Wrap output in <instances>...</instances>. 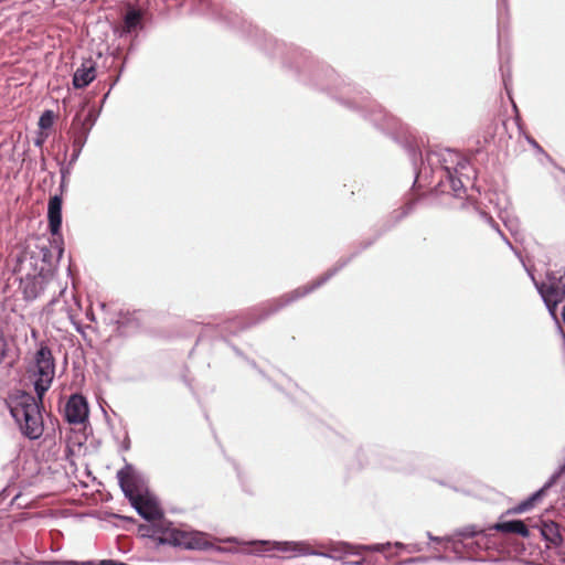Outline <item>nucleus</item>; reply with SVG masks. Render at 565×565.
I'll list each match as a JSON object with an SVG mask.
<instances>
[{
    "label": "nucleus",
    "mask_w": 565,
    "mask_h": 565,
    "mask_svg": "<svg viewBox=\"0 0 565 565\" xmlns=\"http://www.w3.org/2000/svg\"><path fill=\"white\" fill-rule=\"evenodd\" d=\"M519 519L507 520V521H498L493 524L488 525L489 532L495 531L503 534H513L514 527L516 525Z\"/></svg>",
    "instance_id": "22"
},
{
    "label": "nucleus",
    "mask_w": 565,
    "mask_h": 565,
    "mask_svg": "<svg viewBox=\"0 0 565 565\" xmlns=\"http://www.w3.org/2000/svg\"><path fill=\"white\" fill-rule=\"evenodd\" d=\"M543 499L542 492L539 490L534 491L526 499L522 500L515 507L509 509L505 514H521L531 510L539 501Z\"/></svg>",
    "instance_id": "19"
},
{
    "label": "nucleus",
    "mask_w": 565,
    "mask_h": 565,
    "mask_svg": "<svg viewBox=\"0 0 565 565\" xmlns=\"http://www.w3.org/2000/svg\"><path fill=\"white\" fill-rule=\"evenodd\" d=\"M111 321L118 326L119 330L132 331L140 327L137 311L130 312L129 310L119 309L116 312V319Z\"/></svg>",
    "instance_id": "16"
},
{
    "label": "nucleus",
    "mask_w": 565,
    "mask_h": 565,
    "mask_svg": "<svg viewBox=\"0 0 565 565\" xmlns=\"http://www.w3.org/2000/svg\"><path fill=\"white\" fill-rule=\"evenodd\" d=\"M153 541L158 546L168 545L169 543L163 542L164 540H168L170 535L175 532L177 527L173 525L171 521L166 520L164 518L162 520L153 521Z\"/></svg>",
    "instance_id": "15"
},
{
    "label": "nucleus",
    "mask_w": 565,
    "mask_h": 565,
    "mask_svg": "<svg viewBox=\"0 0 565 565\" xmlns=\"http://www.w3.org/2000/svg\"><path fill=\"white\" fill-rule=\"evenodd\" d=\"M483 532H489L488 526L480 527L476 524H468V525H465L462 527L455 530L456 536L462 541H463V539H473Z\"/></svg>",
    "instance_id": "21"
},
{
    "label": "nucleus",
    "mask_w": 565,
    "mask_h": 565,
    "mask_svg": "<svg viewBox=\"0 0 565 565\" xmlns=\"http://www.w3.org/2000/svg\"><path fill=\"white\" fill-rule=\"evenodd\" d=\"M89 415V406L86 397L82 394H72L68 398L64 416L67 423L78 425L87 422Z\"/></svg>",
    "instance_id": "10"
},
{
    "label": "nucleus",
    "mask_w": 565,
    "mask_h": 565,
    "mask_svg": "<svg viewBox=\"0 0 565 565\" xmlns=\"http://www.w3.org/2000/svg\"><path fill=\"white\" fill-rule=\"evenodd\" d=\"M548 313L551 315V317L558 323V319H557V308H558V305L561 302H556V301H550L548 300H543Z\"/></svg>",
    "instance_id": "32"
},
{
    "label": "nucleus",
    "mask_w": 565,
    "mask_h": 565,
    "mask_svg": "<svg viewBox=\"0 0 565 565\" xmlns=\"http://www.w3.org/2000/svg\"><path fill=\"white\" fill-rule=\"evenodd\" d=\"M531 279L534 282V286L541 296L542 300H548L550 301H556V302H563L565 299V292L564 290H561V287L556 282L545 284V282H539L535 280V277L530 274Z\"/></svg>",
    "instance_id": "13"
},
{
    "label": "nucleus",
    "mask_w": 565,
    "mask_h": 565,
    "mask_svg": "<svg viewBox=\"0 0 565 565\" xmlns=\"http://www.w3.org/2000/svg\"><path fill=\"white\" fill-rule=\"evenodd\" d=\"M495 541L491 532H483L476 536L473 542L467 543L465 550L470 554H477L483 550H490L495 546Z\"/></svg>",
    "instance_id": "17"
},
{
    "label": "nucleus",
    "mask_w": 565,
    "mask_h": 565,
    "mask_svg": "<svg viewBox=\"0 0 565 565\" xmlns=\"http://www.w3.org/2000/svg\"><path fill=\"white\" fill-rule=\"evenodd\" d=\"M98 116L99 113L92 108L84 117H82L81 114H76L72 119V125L83 131L90 134V130L95 126Z\"/></svg>",
    "instance_id": "18"
},
{
    "label": "nucleus",
    "mask_w": 565,
    "mask_h": 565,
    "mask_svg": "<svg viewBox=\"0 0 565 565\" xmlns=\"http://www.w3.org/2000/svg\"><path fill=\"white\" fill-rule=\"evenodd\" d=\"M62 222L61 195H52L47 203L49 245L28 247L17 256L14 273L19 276V289L26 302L38 299L56 274L64 254Z\"/></svg>",
    "instance_id": "2"
},
{
    "label": "nucleus",
    "mask_w": 565,
    "mask_h": 565,
    "mask_svg": "<svg viewBox=\"0 0 565 565\" xmlns=\"http://www.w3.org/2000/svg\"><path fill=\"white\" fill-rule=\"evenodd\" d=\"M430 557H431V561H436V562H443V563L451 562V558L444 554H437V555H433Z\"/></svg>",
    "instance_id": "42"
},
{
    "label": "nucleus",
    "mask_w": 565,
    "mask_h": 565,
    "mask_svg": "<svg viewBox=\"0 0 565 565\" xmlns=\"http://www.w3.org/2000/svg\"><path fill=\"white\" fill-rule=\"evenodd\" d=\"M554 472L562 477L565 473V461L562 465H559Z\"/></svg>",
    "instance_id": "52"
},
{
    "label": "nucleus",
    "mask_w": 565,
    "mask_h": 565,
    "mask_svg": "<svg viewBox=\"0 0 565 565\" xmlns=\"http://www.w3.org/2000/svg\"><path fill=\"white\" fill-rule=\"evenodd\" d=\"M96 78V62L92 58H85L81 66L74 72L72 84L75 89L87 87Z\"/></svg>",
    "instance_id": "12"
},
{
    "label": "nucleus",
    "mask_w": 565,
    "mask_h": 565,
    "mask_svg": "<svg viewBox=\"0 0 565 565\" xmlns=\"http://www.w3.org/2000/svg\"><path fill=\"white\" fill-rule=\"evenodd\" d=\"M149 524L139 523L138 524V534L142 539H150L153 541V522H148Z\"/></svg>",
    "instance_id": "27"
},
{
    "label": "nucleus",
    "mask_w": 565,
    "mask_h": 565,
    "mask_svg": "<svg viewBox=\"0 0 565 565\" xmlns=\"http://www.w3.org/2000/svg\"><path fill=\"white\" fill-rule=\"evenodd\" d=\"M524 138L527 141V143L537 152L541 154H544L545 157L550 158V156L545 152V150L541 147V145L530 135L524 134Z\"/></svg>",
    "instance_id": "31"
},
{
    "label": "nucleus",
    "mask_w": 565,
    "mask_h": 565,
    "mask_svg": "<svg viewBox=\"0 0 565 565\" xmlns=\"http://www.w3.org/2000/svg\"><path fill=\"white\" fill-rule=\"evenodd\" d=\"M482 215L487 218V221L490 223V225H491V226H492V227H493V228H494V230H495V231L501 235V237L504 239V242H505L509 246H512V245H511V243H510V241L508 239V237H507V236L501 232V230H500V227H499L498 223H495V222L493 221V218H492L491 216H489L488 214L483 213Z\"/></svg>",
    "instance_id": "35"
},
{
    "label": "nucleus",
    "mask_w": 565,
    "mask_h": 565,
    "mask_svg": "<svg viewBox=\"0 0 565 565\" xmlns=\"http://www.w3.org/2000/svg\"><path fill=\"white\" fill-rule=\"evenodd\" d=\"M248 30L259 49L271 58H278L284 70L299 83L327 93L401 145L415 172L413 186L417 184L423 174V153L416 139L405 135L404 126L397 117L373 100L363 87L341 77L332 66L315 57L308 50L280 41L252 24Z\"/></svg>",
    "instance_id": "1"
},
{
    "label": "nucleus",
    "mask_w": 565,
    "mask_h": 565,
    "mask_svg": "<svg viewBox=\"0 0 565 565\" xmlns=\"http://www.w3.org/2000/svg\"><path fill=\"white\" fill-rule=\"evenodd\" d=\"M513 534H518L521 537L527 539L530 537V527L525 524L523 520H518L516 525L514 527Z\"/></svg>",
    "instance_id": "29"
},
{
    "label": "nucleus",
    "mask_w": 565,
    "mask_h": 565,
    "mask_svg": "<svg viewBox=\"0 0 565 565\" xmlns=\"http://www.w3.org/2000/svg\"><path fill=\"white\" fill-rule=\"evenodd\" d=\"M145 11L138 6L127 3L122 15V23L113 26L115 36L122 39L132 32L143 29Z\"/></svg>",
    "instance_id": "9"
},
{
    "label": "nucleus",
    "mask_w": 565,
    "mask_h": 565,
    "mask_svg": "<svg viewBox=\"0 0 565 565\" xmlns=\"http://www.w3.org/2000/svg\"><path fill=\"white\" fill-rule=\"evenodd\" d=\"M52 565H81V561H55Z\"/></svg>",
    "instance_id": "44"
},
{
    "label": "nucleus",
    "mask_w": 565,
    "mask_h": 565,
    "mask_svg": "<svg viewBox=\"0 0 565 565\" xmlns=\"http://www.w3.org/2000/svg\"><path fill=\"white\" fill-rule=\"evenodd\" d=\"M558 287H561V290H564L565 292V268H564V271L561 276H558L557 278V282Z\"/></svg>",
    "instance_id": "46"
},
{
    "label": "nucleus",
    "mask_w": 565,
    "mask_h": 565,
    "mask_svg": "<svg viewBox=\"0 0 565 565\" xmlns=\"http://www.w3.org/2000/svg\"><path fill=\"white\" fill-rule=\"evenodd\" d=\"M342 546L345 548V551H344V552H345V553H349V551H348V550H349V548H351V545H350V544H348V543H342Z\"/></svg>",
    "instance_id": "59"
},
{
    "label": "nucleus",
    "mask_w": 565,
    "mask_h": 565,
    "mask_svg": "<svg viewBox=\"0 0 565 565\" xmlns=\"http://www.w3.org/2000/svg\"><path fill=\"white\" fill-rule=\"evenodd\" d=\"M392 546H394L395 548H397L399 551H406L407 544L402 543V542H394V543H392Z\"/></svg>",
    "instance_id": "50"
},
{
    "label": "nucleus",
    "mask_w": 565,
    "mask_h": 565,
    "mask_svg": "<svg viewBox=\"0 0 565 565\" xmlns=\"http://www.w3.org/2000/svg\"><path fill=\"white\" fill-rule=\"evenodd\" d=\"M465 545H467V543H465L462 540H459L458 537H456V540L450 544L449 550L456 554L455 558L457 561H470V562L483 561L482 558H478V557H473V556L465 557L462 555V550H465Z\"/></svg>",
    "instance_id": "23"
},
{
    "label": "nucleus",
    "mask_w": 565,
    "mask_h": 565,
    "mask_svg": "<svg viewBox=\"0 0 565 565\" xmlns=\"http://www.w3.org/2000/svg\"><path fill=\"white\" fill-rule=\"evenodd\" d=\"M557 278L558 276L555 275V273L553 271H548L546 274V279H547V282L551 284V282H557Z\"/></svg>",
    "instance_id": "48"
},
{
    "label": "nucleus",
    "mask_w": 565,
    "mask_h": 565,
    "mask_svg": "<svg viewBox=\"0 0 565 565\" xmlns=\"http://www.w3.org/2000/svg\"><path fill=\"white\" fill-rule=\"evenodd\" d=\"M54 119H55V114L53 110L51 109H45L40 118H39V122H38V126L41 130H49L52 128L53 124H54Z\"/></svg>",
    "instance_id": "25"
},
{
    "label": "nucleus",
    "mask_w": 565,
    "mask_h": 565,
    "mask_svg": "<svg viewBox=\"0 0 565 565\" xmlns=\"http://www.w3.org/2000/svg\"><path fill=\"white\" fill-rule=\"evenodd\" d=\"M130 449V438L128 436V433H126V436L119 447L120 451H128Z\"/></svg>",
    "instance_id": "40"
},
{
    "label": "nucleus",
    "mask_w": 565,
    "mask_h": 565,
    "mask_svg": "<svg viewBox=\"0 0 565 565\" xmlns=\"http://www.w3.org/2000/svg\"><path fill=\"white\" fill-rule=\"evenodd\" d=\"M10 415L18 424L21 434L30 440H36L43 435V399L31 393L18 391L8 403Z\"/></svg>",
    "instance_id": "6"
},
{
    "label": "nucleus",
    "mask_w": 565,
    "mask_h": 565,
    "mask_svg": "<svg viewBox=\"0 0 565 565\" xmlns=\"http://www.w3.org/2000/svg\"><path fill=\"white\" fill-rule=\"evenodd\" d=\"M234 543L248 546L246 552L255 555H263L265 552L277 550L281 552H294V543L291 542H270V541H241L238 537L228 536L220 540L210 533L186 526L184 529L177 527L168 540L169 546L190 552H216L220 554L230 553L232 550L216 545L215 542Z\"/></svg>",
    "instance_id": "4"
},
{
    "label": "nucleus",
    "mask_w": 565,
    "mask_h": 565,
    "mask_svg": "<svg viewBox=\"0 0 565 565\" xmlns=\"http://www.w3.org/2000/svg\"><path fill=\"white\" fill-rule=\"evenodd\" d=\"M431 561L429 556H414L403 559L398 563V565H415V564H426Z\"/></svg>",
    "instance_id": "30"
},
{
    "label": "nucleus",
    "mask_w": 565,
    "mask_h": 565,
    "mask_svg": "<svg viewBox=\"0 0 565 565\" xmlns=\"http://www.w3.org/2000/svg\"><path fill=\"white\" fill-rule=\"evenodd\" d=\"M531 527L537 529L542 539L548 545L558 547L564 542V536L562 534L559 524L552 520L539 518L533 524H531Z\"/></svg>",
    "instance_id": "11"
},
{
    "label": "nucleus",
    "mask_w": 565,
    "mask_h": 565,
    "mask_svg": "<svg viewBox=\"0 0 565 565\" xmlns=\"http://www.w3.org/2000/svg\"><path fill=\"white\" fill-rule=\"evenodd\" d=\"M500 71L502 74V81H503L504 88L507 90V94L510 96V88H509V82L511 81L510 68L505 70L504 66L501 65Z\"/></svg>",
    "instance_id": "33"
},
{
    "label": "nucleus",
    "mask_w": 565,
    "mask_h": 565,
    "mask_svg": "<svg viewBox=\"0 0 565 565\" xmlns=\"http://www.w3.org/2000/svg\"><path fill=\"white\" fill-rule=\"evenodd\" d=\"M10 488L7 487V488H3L1 491H0V505L3 503V501L10 495Z\"/></svg>",
    "instance_id": "45"
},
{
    "label": "nucleus",
    "mask_w": 565,
    "mask_h": 565,
    "mask_svg": "<svg viewBox=\"0 0 565 565\" xmlns=\"http://www.w3.org/2000/svg\"><path fill=\"white\" fill-rule=\"evenodd\" d=\"M426 536L429 540V542L437 543V544H441L443 543L441 536H436V535H434L429 531L426 532Z\"/></svg>",
    "instance_id": "43"
},
{
    "label": "nucleus",
    "mask_w": 565,
    "mask_h": 565,
    "mask_svg": "<svg viewBox=\"0 0 565 565\" xmlns=\"http://www.w3.org/2000/svg\"><path fill=\"white\" fill-rule=\"evenodd\" d=\"M116 518L122 520V521H126V522H129V523H136L137 520L132 516H124V515H115Z\"/></svg>",
    "instance_id": "51"
},
{
    "label": "nucleus",
    "mask_w": 565,
    "mask_h": 565,
    "mask_svg": "<svg viewBox=\"0 0 565 565\" xmlns=\"http://www.w3.org/2000/svg\"><path fill=\"white\" fill-rule=\"evenodd\" d=\"M363 561L345 562L343 565H362Z\"/></svg>",
    "instance_id": "55"
},
{
    "label": "nucleus",
    "mask_w": 565,
    "mask_h": 565,
    "mask_svg": "<svg viewBox=\"0 0 565 565\" xmlns=\"http://www.w3.org/2000/svg\"><path fill=\"white\" fill-rule=\"evenodd\" d=\"M416 200L408 201L401 210H396L393 213L396 215V218L402 221L407 215H409L415 209Z\"/></svg>",
    "instance_id": "28"
},
{
    "label": "nucleus",
    "mask_w": 565,
    "mask_h": 565,
    "mask_svg": "<svg viewBox=\"0 0 565 565\" xmlns=\"http://www.w3.org/2000/svg\"><path fill=\"white\" fill-rule=\"evenodd\" d=\"M300 553L302 555H316V556H320V557H324V558H331V559H338L339 558V556H337L334 554H331V553H326V552L301 551Z\"/></svg>",
    "instance_id": "36"
},
{
    "label": "nucleus",
    "mask_w": 565,
    "mask_h": 565,
    "mask_svg": "<svg viewBox=\"0 0 565 565\" xmlns=\"http://www.w3.org/2000/svg\"><path fill=\"white\" fill-rule=\"evenodd\" d=\"M399 222L401 221L396 218V215L392 213L374 230V232L381 238L384 234L394 228Z\"/></svg>",
    "instance_id": "24"
},
{
    "label": "nucleus",
    "mask_w": 565,
    "mask_h": 565,
    "mask_svg": "<svg viewBox=\"0 0 565 565\" xmlns=\"http://www.w3.org/2000/svg\"><path fill=\"white\" fill-rule=\"evenodd\" d=\"M20 497V492H18L17 494L13 495V498L11 499L9 505H12L13 502Z\"/></svg>",
    "instance_id": "58"
},
{
    "label": "nucleus",
    "mask_w": 565,
    "mask_h": 565,
    "mask_svg": "<svg viewBox=\"0 0 565 565\" xmlns=\"http://www.w3.org/2000/svg\"><path fill=\"white\" fill-rule=\"evenodd\" d=\"M456 533H451L449 535L441 536L443 543L446 544L445 548H449L448 544H451L456 540Z\"/></svg>",
    "instance_id": "41"
},
{
    "label": "nucleus",
    "mask_w": 565,
    "mask_h": 565,
    "mask_svg": "<svg viewBox=\"0 0 565 565\" xmlns=\"http://www.w3.org/2000/svg\"><path fill=\"white\" fill-rule=\"evenodd\" d=\"M235 469H236V471H237V476H238V478L241 479V472H239V470H238V467H235Z\"/></svg>",
    "instance_id": "64"
},
{
    "label": "nucleus",
    "mask_w": 565,
    "mask_h": 565,
    "mask_svg": "<svg viewBox=\"0 0 565 565\" xmlns=\"http://www.w3.org/2000/svg\"><path fill=\"white\" fill-rule=\"evenodd\" d=\"M72 167L73 166H70V162L66 166L64 163H61V168H60V172H61L60 193H57L56 195H61L62 200H63L62 193L66 189V178H67V175L71 174Z\"/></svg>",
    "instance_id": "26"
},
{
    "label": "nucleus",
    "mask_w": 565,
    "mask_h": 565,
    "mask_svg": "<svg viewBox=\"0 0 565 565\" xmlns=\"http://www.w3.org/2000/svg\"><path fill=\"white\" fill-rule=\"evenodd\" d=\"M384 546H392V543L391 542L375 543V544L366 545L363 548L366 551H370V552L382 553V552H384Z\"/></svg>",
    "instance_id": "34"
},
{
    "label": "nucleus",
    "mask_w": 565,
    "mask_h": 565,
    "mask_svg": "<svg viewBox=\"0 0 565 565\" xmlns=\"http://www.w3.org/2000/svg\"><path fill=\"white\" fill-rule=\"evenodd\" d=\"M469 479L470 478L468 475L461 473L458 477L457 482H450V481L444 480V479H434V481L436 483H438L439 486L447 487V488L451 489L455 492L468 493L469 491L465 488V486L468 483Z\"/></svg>",
    "instance_id": "20"
},
{
    "label": "nucleus",
    "mask_w": 565,
    "mask_h": 565,
    "mask_svg": "<svg viewBox=\"0 0 565 565\" xmlns=\"http://www.w3.org/2000/svg\"><path fill=\"white\" fill-rule=\"evenodd\" d=\"M44 138L43 137H38L35 140H34V146L36 147H42L43 143H44Z\"/></svg>",
    "instance_id": "54"
},
{
    "label": "nucleus",
    "mask_w": 565,
    "mask_h": 565,
    "mask_svg": "<svg viewBox=\"0 0 565 565\" xmlns=\"http://www.w3.org/2000/svg\"><path fill=\"white\" fill-rule=\"evenodd\" d=\"M423 551V546L419 543L407 544L406 552L408 553H419Z\"/></svg>",
    "instance_id": "39"
},
{
    "label": "nucleus",
    "mask_w": 565,
    "mask_h": 565,
    "mask_svg": "<svg viewBox=\"0 0 565 565\" xmlns=\"http://www.w3.org/2000/svg\"><path fill=\"white\" fill-rule=\"evenodd\" d=\"M230 23H231V24H232V26H234V28H237V26H238V23H237L236 21H231Z\"/></svg>",
    "instance_id": "63"
},
{
    "label": "nucleus",
    "mask_w": 565,
    "mask_h": 565,
    "mask_svg": "<svg viewBox=\"0 0 565 565\" xmlns=\"http://www.w3.org/2000/svg\"><path fill=\"white\" fill-rule=\"evenodd\" d=\"M33 387L36 397L43 399L49 391L55 374V360L51 349L45 344H40L34 354Z\"/></svg>",
    "instance_id": "8"
},
{
    "label": "nucleus",
    "mask_w": 565,
    "mask_h": 565,
    "mask_svg": "<svg viewBox=\"0 0 565 565\" xmlns=\"http://www.w3.org/2000/svg\"><path fill=\"white\" fill-rule=\"evenodd\" d=\"M364 451H367V452H371V454H374L375 452V449H374V446H367L366 449L361 447L359 449V452H364Z\"/></svg>",
    "instance_id": "53"
},
{
    "label": "nucleus",
    "mask_w": 565,
    "mask_h": 565,
    "mask_svg": "<svg viewBox=\"0 0 565 565\" xmlns=\"http://www.w3.org/2000/svg\"><path fill=\"white\" fill-rule=\"evenodd\" d=\"M561 315H562L563 322L565 324V305L562 308V313Z\"/></svg>",
    "instance_id": "60"
},
{
    "label": "nucleus",
    "mask_w": 565,
    "mask_h": 565,
    "mask_svg": "<svg viewBox=\"0 0 565 565\" xmlns=\"http://www.w3.org/2000/svg\"><path fill=\"white\" fill-rule=\"evenodd\" d=\"M498 9L501 13L502 10H508V0H498Z\"/></svg>",
    "instance_id": "49"
},
{
    "label": "nucleus",
    "mask_w": 565,
    "mask_h": 565,
    "mask_svg": "<svg viewBox=\"0 0 565 565\" xmlns=\"http://www.w3.org/2000/svg\"><path fill=\"white\" fill-rule=\"evenodd\" d=\"M438 157L440 167V179L434 188L436 194L451 193L455 198H461V193L466 192V188L461 179L458 177L459 170H463L468 166V161L458 152L446 149L441 153H428Z\"/></svg>",
    "instance_id": "7"
},
{
    "label": "nucleus",
    "mask_w": 565,
    "mask_h": 565,
    "mask_svg": "<svg viewBox=\"0 0 565 565\" xmlns=\"http://www.w3.org/2000/svg\"><path fill=\"white\" fill-rule=\"evenodd\" d=\"M553 478L556 479L557 481L561 479V476L557 475L556 472H553L552 473Z\"/></svg>",
    "instance_id": "62"
},
{
    "label": "nucleus",
    "mask_w": 565,
    "mask_h": 565,
    "mask_svg": "<svg viewBox=\"0 0 565 565\" xmlns=\"http://www.w3.org/2000/svg\"><path fill=\"white\" fill-rule=\"evenodd\" d=\"M557 482L556 479L553 478L551 475L550 478L546 480V482L539 489L540 492H542V495L544 497L546 492Z\"/></svg>",
    "instance_id": "37"
},
{
    "label": "nucleus",
    "mask_w": 565,
    "mask_h": 565,
    "mask_svg": "<svg viewBox=\"0 0 565 565\" xmlns=\"http://www.w3.org/2000/svg\"><path fill=\"white\" fill-rule=\"evenodd\" d=\"M124 71V64L121 65L120 67V71H119V75L114 79V82L110 84L109 86V89L108 92L104 95L103 99H102V105L106 102V99L108 98L109 94H110V90L114 88V86L118 83L119 81V77H120V73Z\"/></svg>",
    "instance_id": "38"
},
{
    "label": "nucleus",
    "mask_w": 565,
    "mask_h": 565,
    "mask_svg": "<svg viewBox=\"0 0 565 565\" xmlns=\"http://www.w3.org/2000/svg\"><path fill=\"white\" fill-rule=\"evenodd\" d=\"M233 350H234V352L236 353V355L242 356V358H244V359L246 358V356L243 354V352H242L239 349H237L236 347H233Z\"/></svg>",
    "instance_id": "56"
},
{
    "label": "nucleus",
    "mask_w": 565,
    "mask_h": 565,
    "mask_svg": "<svg viewBox=\"0 0 565 565\" xmlns=\"http://www.w3.org/2000/svg\"><path fill=\"white\" fill-rule=\"evenodd\" d=\"M70 134L72 136L73 142H72V153L70 157V166H74L75 162L78 160L82 150L88 139L89 134L87 131H83L73 125H71Z\"/></svg>",
    "instance_id": "14"
},
{
    "label": "nucleus",
    "mask_w": 565,
    "mask_h": 565,
    "mask_svg": "<svg viewBox=\"0 0 565 565\" xmlns=\"http://www.w3.org/2000/svg\"><path fill=\"white\" fill-rule=\"evenodd\" d=\"M558 331L562 333L563 339L565 341V332H564L563 328L559 324H558Z\"/></svg>",
    "instance_id": "61"
},
{
    "label": "nucleus",
    "mask_w": 565,
    "mask_h": 565,
    "mask_svg": "<svg viewBox=\"0 0 565 565\" xmlns=\"http://www.w3.org/2000/svg\"><path fill=\"white\" fill-rule=\"evenodd\" d=\"M118 484L131 507L147 522L162 520L164 511L158 498L145 486L142 475L131 463L117 472Z\"/></svg>",
    "instance_id": "5"
},
{
    "label": "nucleus",
    "mask_w": 565,
    "mask_h": 565,
    "mask_svg": "<svg viewBox=\"0 0 565 565\" xmlns=\"http://www.w3.org/2000/svg\"><path fill=\"white\" fill-rule=\"evenodd\" d=\"M56 301H57V299H56L55 297H54V298H52V299L49 301V303H47V306H46V307H47V308L53 307V306L56 303Z\"/></svg>",
    "instance_id": "57"
},
{
    "label": "nucleus",
    "mask_w": 565,
    "mask_h": 565,
    "mask_svg": "<svg viewBox=\"0 0 565 565\" xmlns=\"http://www.w3.org/2000/svg\"><path fill=\"white\" fill-rule=\"evenodd\" d=\"M379 239V235L374 232V234L370 238L359 242L355 245L354 250L348 257L340 258L330 269H328L315 281L306 286L298 287L278 298L269 299L260 303L259 306L252 308L247 312L246 320L238 323V329L243 331L256 324H259L267 320L273 315L279 312L285 307L296 302L297 300L306 297L316 289L320 288L321 286L327 284L333 276H335L341 269L348 266L362 252L373 246Z\"/></svg>",
    "instance_id": "3"
},
{
    "label": "nucleus",
    "mask_w": 565,
    "mask_h": 565,
    "mask_svg": "<svg viewBox=\"0 0 565 565\" xmlns=\"http://www.w3.org/2000/svg\"><path fill=\"white\" fill-rule=\"evenodd\" d=\"M245 360H246V362L248 363V365H250V367H253V369L257 370V372H258L262 376H265V373H264L260 369H258V366H257V364H256V362H255L254 360H250V359H248V358H245Z\"/></svg>",
    "instance_id": "47"
}]
</instances>
